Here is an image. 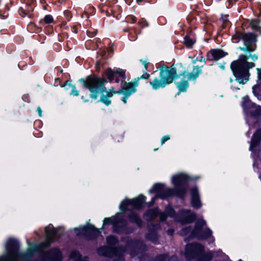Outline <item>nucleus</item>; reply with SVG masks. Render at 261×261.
Segmentation results:
<instances>
[{
    "mask_svg": "<svg viewBox=\"0 0 261 261\" xmlns=\"http://www.w3.org/2000/svg\"><path fill=\"white\" fill-rule=\"evenodd\" d=\"M44 20L45 23H49L53 21V18L51 15H48L44 17Z\"/></svg>",
    "mask_w": 261,
    "mask_h": 261,
    "instance_id": "obj_30",
    "label": "nucleus"
},
{
    "mask_svg": "<svg viewBox=\"0 0 261 261\" xmlns=\"http://www.w3.org/2000/svg\"><path fill=\"white\" fill-rule=\"evenodd\" d=\"M143 0H137V2H141Z\"/></svg>",
    "mask_w": 261,
    "mask_h": 261,
    "instance_id": "obj_45",
    "label": "nucleus"
},
{
    "mask_svg": "<svg viewBox=\"0 0 261 261\" xmlns=\"http://www.w3.org/2000/svg\"><path fill=\"white\" fill-rule=\"evenodd\" d=\"M70 258L74 261H88L86 257L82 258L81 254L77 251H72L70 254Z\"/></svg>",
    "mask_w": 261,
    "mask_h": 261,
    "instance_id": "obj_22",
    "label": "nucleus"
},
{
    "mask_svg": "<svg viewBox=\"0 0 261 261\" xmlns=\"http://www.w3.org/2000/svg\"><path fill=\"white\" fill-rule=\"evenodd\" d=\"M248 97H244L242 107L246 113L251 116L261 115V107H257L255 104L247 100Z\"/></svg>",
    "mask_w": 261,
    "mask_h": 261,
    "instance_id": "obj_12",
    "label": "nucleus"
},
{
    "mask_svg": "<svg viewBox=\"0 0 261 261\" xmlns=\"http://www.w3.org/2000/svg\"><path fill=\"white\" fill-rule=\"evenodd\" d=\"M200 62H205V59H204L202 57L200 58V59L199 60Z\"/></svg>",
    "mask_w": 261,
    "mask_h": 261,
    "instance_id": "obj_39",
    "label": "nucleus"
},
{
    "mask_svg": "<svg viewBox=\"0 0 261 261\" xmlns=\"http://www.w3.org/2000/svg\"><path fill=\"white\" fill-rule=\"evenodd\" d=\"M170 139V136L169 135H166L162 137L161 139V144L163 145L165 142Z\"/></svg>",
    "mask_w": 261,
    "mask_h": 261,
    "instance_id": "obj_31",
    "label": "nucleus"
},
{
    "mask_svg": "<svg viewBox=\"0 0 261 261\" xmlns=\"http://www.w3.org/2000/svg\"><path fill=\"white\" fill-rule=\"evenodd\" d=\"M184 231H185L184 233L186 234H188L189 233V232H190V231L189 230H184Z\"/></svg>",
    "mask_w": 261,
    "mask_h": 261,
    "instance_id": "obj_40",
    "label": "nucleus"
},
{
    "mask_svg": "<svg viewBox=\"0 0 261 261\" xmlns=\"http://www.w3.org/2000/svg\"><path fill=\"white\" fill-rule=\"evenodd\" d=\"M130 220L135 223L139 226H140L142 223V220L140 217H139L136 214L134 213H132L129 216Z\"/></svg>",
    "mask_w": 261,
    "mask_h": 261,
    "instance_id": "obj_23",
    "label": "nucleus"
},
{
    "mask_svg": "<svg viewBox=\"0 0 261 261\" xmlns=\"http://www.w3.org/2000/svg\"><path fill=\"white\" fill-rule=\"evenodd\" d=\"M165 213H161L160 219L162 221L165 220L167 216L171 217H175L176 219L182 224L189 223L193 221L195 218V214L189 210H181L177 216H175L174 211L170 206H167L165 210Z\"/></svg>",
    "mask_w": 261,
    "mask_h": 261,
    "instance_id": "obj_7",
    "label": "nucleus"
},
{
    "mask_svg": "<svg viewBox=\"0 0 261 261\" xmlns=\"http://www.w3.org/2000/svg\"><path fill=\"white\" fill-rule=\"evenodd\" d=\"M205 224L206 222L203 220H198L196 223L195 229L191 231V234L198 239H205L210 237L211 241L214 242V238L211 237L212 231L205 227Z\"/></svg>",
    "mask_w": 261,
    "mask_h": 261,
    "instance_id": "obj_9",
    "label": "nucleus"
},
{
    "mask_svg": "<svg viewBox=\"0 0 261 261\" xmlns=\"http://www.w3.org/2000/svg\"><path fill=\"white\" fill-rule=\"evenodd\" d=\"M73 31L75 33H77V30L75 28H73Z\"/></svg>",
    "mask_w": 261,
    "mask_h": 261,
    "instance_id": "obj_41",
    "label": "nucleus"
},
{
    "mask_svg": "<svg viewBox=\"0 0 261 261\" xmlns=\"http://www.w3.org/2000/svg\"><path fill=\"white\" fill-rule=\"evenodd\" d=\"M106 75L110 81H112L115 77V74H118L120 77H121V82H124L126 79L125 75V71L121 69H117L115 71L112 70L111 69H109L106 71ZM122 82H121V83Z\"/></svg>",
    "mask_w": 261,
    "mask_h": 261,
    "instance_id": "obj_16",
    "label": "nucleus"
},
{
    "mask_svg": "<svg viewBox=\"0 0 261 261\" xmlns=\"http://www.w3.org/2000/svg\"><path fill=\"white\" fill-rule=\"evenodd\" d=\"M63 87H64L66 90H68L69 88H72L70 95L73 96H78L79 95V92L76 90L75 86L71 84L68 81H67Z\"/></svg>",
    "mask_w": 261,
    "mask_h": 261,
    "instance_id": "obj_21",
    "label": "nucleus"
},
{
    "mask_svg": "<svg viewBox=\"0 0 261 261\" xmlns=\"http://www.w3.org/2000/svg\"><path fill=\"white\" fill-rule=\"evenodd\" d=\"M82 99H83L85 102H87L88 101V100L84 99V96H82Z\"/></svg>",
    "mask_w": 261,
    "mask_h": 261,
    "instance_id": "obj_43",
    "label": "nucleus"
},
{
    "mask_svg": "<svg viewBox=\"0 0 261 261\" xmlns=\"http://www.w3.org/2000/svg\"><path fill=\"white\" fill-rule=\"evenodd\" d=\"M62 258L61 252L57 249H51L48 252L44 253L42 256L44 261H61Z\"/></svg>",
    "mask_w": 261,
    "mask_h": 261,
    "instance_id": "obj_14",
    "label": "nucleus"
},
{
    "mask_svg": "<svg viewBox=\"0 0 261 261\" xmlns=\"http://www.w3.org/2000/svg\"><path fill=\"white\" fill-rule=\"evenodd\" d=\"M239 261H242V260L240 259V260H239Z\"/></svg>",
    "mask_w": 261,
    "mask_h": 261,
    "instance_id": "obj_49",
    "label": "nucleus"
},
{
    "mask_svg": "<svg viewBox=\"0 0 261 261\" xmlns=\"http://www.w3.org/2000/svg\"><path fill=\"white\" fill-rule=\"evenodd\" d=\"M145 202V197L140 195L134 199H125L121 202L120 208L122 212H124L128 205H131L134 208H139L142 207Z\"/></svg>",
    "mask_w": 261,
    "mask_h": 261,
    "instance_id": "obj_11",
    "label": "nucleus"
},
{
    "mask_svg": "<svg viewBox=\"0 0 261 261\" xmlns=\"http://www.w3.org/2000/svg\"><path fill=\"white\" fill-rule=\"evenodd\" d=\"M103 225H106L109 223H112L114 225V226H115L118 223L117 218H116V217L105 218L103 220Z\"/></svg>",
    "mask_w": 261,
    "mask_h": 261,
    "instance_id": "obj_25",
    "label": "nucleus"
},
{
    "mask_svg": "<svg viewBox=\"0 0 261 261\" xmlns=\"http://www.w3.org/2000/svg\"><path fill=\"white\" fill-rule=\"evenodd\" d=\"M177 257L175 256H172L169 259V261H176Z\"/></svg>",
    "mask_w": 261,
    "mask_h": 261,
    "instance_id": "obj_35",
    "label": "nucleus"
},
{
    "mask_svg": "<svg viewBox=\"0 0 261 261\" xmlns=\"http://www.w3.org/2000/svg\"><path fill=\"white\" fill-rule=\"evenodd\" d=\"M167 232L169 234L172 235L173 233V229H169Z\"/></svg>",
    "mask_w": 261,
    "mask_h": 261,
    "instance_id": "obj_37",
    "label": "nucleus"
},
{
    "mask_svg": "<svg viewBox=\"0 0 261 261\" xmlns=\"http://www.w3.org/2000/svg\"><path fill=\"white\" fill-rule=\"evenodd\" d=\"M167 258V256L166 255H162L158 256L157 259L159 261H165Z\"/></svg>",
    "mask_w": 261,
    "mask_h": 261,
    "instance_id": "obj_32",
    "label": "nucleus"
},
{
    "mask_svg": "<svg viewBox=\"0 0 261 261\" xmlns=\"http://www.w3.org/2000/svg\"><path fill=\"white\" fill-rule=\"evenodd\" d=\"M261 140V129H257L253 134L250 142L249 149L250 151L256 154V148L259 147V143Z\"/></svg>",
    "mask_w": 261,
    "mask_h": 261,
    "instance_id": "obj_15",
    "label": "nucleus"
},
{
    "mask_svg": "<svg viewBox=\"0 0 261 261\" xmlns=\"http://www.w3.org/2000/svg\"><path fill=\"white\" fill-rule=\"evenodd\" d=\"M150 84L154 90H157L160 88L165 87L168 85V83H165L164 81L162 80L161 79L159 80L158 78L155 77L152 82H150Z\"/></svg>",
    "mask_w": 261,
    "mask_h": 261,
    "instance_id": "obj_19",
    "label": "nucleus"
},
{
    "mask_svg": "<svg viewBox=\"0 0 261 261\" xmlns=\"http://www.w3.org/2000/svg\"><path fill=\"white\" fill-rule=\"evenodd\" d=\"M203 250V246L199 244H189L186 247L185 255L188 259H190L196 254L202 252Z\"/></svg>",
    "mask_w": 261,
    "mask_h": 261,
    "instance_id": "obj_13",
    "label": "nucleus"
},
{
    "mask_svg": "<svg viewBox=\"0 0 261 261\" xmlns=\"http://www.w3.org/2000/svg\"><path fill=\"white\" fill-rule=\"evenodd\" d=\"M158 238V237L156 232L154 231H150L146 235V239L147 240H150L154 243H156Z\"/></svg>",
    "mask_w": 261,
    "mask_h": 261,
    "instance_id": "obj_24",
    "label": "nucleus"
},
{
    "mask_svg": "<svg viewBox=\"0 0 261 261\" xmlns=\"http://www.w3.org/2000/svg\"><path fill=\"white\" fill-rule=\"evenodd\" d=\"M74 231L77 236H85L88 239H94L97 237L100 233L99 229L95 228L93 225L89 224L74 228Z\"/></svg>",
    "mask_w": 261,
    "mask_h": 261,
    "instance_id": "obj_10",
    "label": "nucleus"
},
{
    "mask_svg": "<svg viewBox=\"0 0 261 261\" xmlns=\"http://www.w3.org/2000/svg\"><path fill=\"white\" fill-rule=\"evenodd\" d=\"M19 12L20 15H22V16H24L27 14L28 11L24 10L23 8H21L19 10Z\"/></svg>",
    "mask_w": 261,
    "mask_h": 261,
    "instance_id": "obj_33",
    "label": "nucleus"
},
{
    "mask_svg": "<svg viewBox=\"0 0 261 261\" xmlns=\"http://www.w3.org/2000/svg\"><path fill=\"white\" fill-rule=\"evenodd\" d=\"M191 198L192 205L194 208H198L201 206L199 195L196 187L191 190Z\"/></svg>",
    "mask_w": 261,
    "mask_h": 261,
    "instance_id": "obj_17",
    "label": "nucleus"
},
{
    "mask_svg": "<svg viewBox=\"0 0 261 261\" xmlns=\"http://www.w3.org/2000/svg\"><path fill=\"white\" fill-rule=\"evenodd\" d=\"M118 80H118V79H117L116 80V82H117H117H118Z\"/></svg>",
    "mask_w": 261,
    "mask_h": 261,
    "instance_id": "obj_47",
    "label": "nucleus"
},
{
    "mask_svg": "<svg viewBox=\"0 0 261 261\" xmlns=\"http://www.w3.org/2000/svg\"><path fill=\"white\" fill-rule=\"evenodd\" d=\"M130 18L132 19L133 22H135L136 21V18L135 16H130Z\"/></svg>",
    "mask_w": 261,
    "mask_h": 261,
    "instance_id": "obj_38",
    "label": "nucleus"
},
{
    "mask_svg": "<svg viewBox=\"0 0 261 261\" xmlns=\"http://www.w3.org/2000/svg\"><path fill=\"white\" fill-rule=\"evenodd\" d=\"M142 64L144 65L145 69H146L148 66V63L146 61H142Z\"/></svg>",
    "mask_w": 261,
    "mask_h": 261,
    "instance_id": "obj_36",
    "label": "nucleus"
},
{
    "mask_svg": "<svg viewBox=\"0 0 261 261\" xmlns=\"http://www.w3.org/2000/svg\"><path fill=\"white\" fill-rule=\"evenodd\" d=\"M147 22H144L143 24V27H145V26H147Z\"/></svg>",
    "mask_w": 261,
    "mask_h": 261,
    "instance_id": "obj_42",
    "label": "nucleus"
},
{
    "mask_svg": "<svg viewBox=\"0 0 261 261\" xmlns=\"http://www.w3.org/2000/svg\"><path fill=\"white\" fill-rule=\"evenodd\" d=\"M159 213L157 208L152 209L148 211L144 215V218L147 221H150L154 218Z\"/></svg>",
    "mask_w": 261,
    "mask_h": 261,
    "instance_id": "obj_20",
    "label": "nucleus"
},
{
    "mask_svg": "<svg viewBox=\"0 0 261 261\" xmlns=\"http://www.w3.org/2000/svg\"><path fill=\"white\" fill-rule=\"evenodd\" d=\"M195 62H196V61H193V64H195Z\"/></svg>",
    "mask_w": 261,
    "mask_h": 261,
    "instance_id": "obj_48",
    "label": "nucleus"
},
{
    "mask_svg": "<svg viewBox=\"0 0 261 261\" xmlns=\"http://www.w3.org/2000/svg\"><path fill=\"white\" fill-rule=\"evenodd\" d=\"M197 179L196 177H190L185 173H179L171 177V182L174 186V189H166L165 185L162 184H155L150 189V192H155L157 194L152 198L151 204L158 197L165 199L168 196L174 195L182 197L186 193L187 183L191 180H195Z\"/></svg>",
    "mask_w": 261,
    "mask_h": 261,
    "instance_id": "obj_4",
    "label": "nucleus"
},
{
    "mask_svg": "<svg viewBox=\"0 0 261 261\" xmlns=\"http://www.w3.org/2000/svg\"><path fill=\"white\" fill-rule=\"evenodd\" d=\"M176 67L172 65L170 68L163 67L161 69L160 72V78L164 80L168 85L171 83L174 80H175V83L179 92H186L189 87L188 80H195L201 73L202 70L200 67L196 66H194L193 71L187 73L186 71L182 72L177 73V68H181L182 65L179 63L176 64Z\"/></svg>",
    "mask_w": 261,
    "mask_h": 261,
    "instance_id": "obj_3",
    "label": "nucleus"
},
{
    "mask_svg": "<svg viewBox=\"0 0 261 261\" xmlns=\"http://www.w3.org/2000/svg\"><path fill=\"white\" fill-rule=\"evenodd\" d=\"M195 43V40L190 38L189 36H186L184 38V43L188 47H191Z\"/></svg>",
    "mask_w": 261,
    "mask_h": 261,
    "instance_id": "obj_26",
    "label": "nucleus"
},
{
    "mask_svg": "<svg viewBox=\"0 0 261 261\" xmlns=\"http://www.w3.org/2000/svg\"><path fill=\"white\" fill-rule=\"evenodd\" d=\"M150 75L148 73L143 74L140 78L135 79L133 82L127 83L122 81L121 84V90L116 91L112 89L106 90L104 87L106 80L102 78L95 76H89L85 80L81 79L79 81L83 82L84 86L88 89L91 92L90 97L93 99H96L99 93L101 94L100 101L106 106H109L111 103L110 98L112 97L114 94H122L123 95L122 101L124 103H126L127 98L133 93L136 92V87L139 85V81L140 79H148Z\"/></svg>",
    "mask_w": 261,
    "mask_h": 261,
    "instance_id": "obj_1",
    "label": "nucleus"
},
{
    "mask_svg": "<svg viewBox=\"0 0 261 261\" xmlns=\"http://www.w3.org/2000/svg\"><path fill=\"white\" fill-rule=\"evenodd\" d=\"M220 67H221V68L222 69H224V65L221 66Z\"/></svg>",
    "mask_w": 261,
    "mask_h": 261,
    "instance_id": "obj_44",
    "label": "nucleus"
},
{
    "mask_svg": "<svg viewBox=\"0 0 261 261\" xmlns=\"http://www.w3.org/2000/svg\"><path fill=\"white\" fill-rule=\"evenodd\" d=\"M254 40L255 36L251 33H237L232 37V41L233 43H238L240 40L243 41L244 46L240 47L239 49L246 53L254 50L255 46L252 44Z\"/></svg>",
    "mask_w": 261,
    "mask_h": 261,
    "instance_id": "obj_8",
    "label": "nucleus"
},
{
    "mask_svg": "<svg viewBox=\"0 0 261 261\" xmlns=\"http://www.w3.org/2000/svg\"><path fill=\"white\" fill-rule=\"evenodd\" d=\"M232 82V79L231 78L230 79V82Z\"/></svg>",
    "mask_w": 261,
    "mask_h": 261,
    "instance_id": "obj_46",
    "label": "nucleus"
},
{
    "mask_svg": "<svg viewBox=\"0 0 261 261\" xmlns=\"http://www.w3.org/2000/svg\"><path fill=\"white\" fill-rule=\"evenodd\" d=\"M107 246L99 248L98 253L100 255L114 257V261H124L123 254L128 252L132 256L135 255V252L141 247L143 243L139 241L130 240L128 242L125 249L116 248L114 247L117 242V239L114 236H110L107 239Z\"/></svg>",
    "mask_w": 261,
    "mask_h": 261,
    "instance_id": "obj_5",
    "label": "nucleus"
},
{
    "mask_svg": "<svg viewBox=\"0 0 261 261\" xmlns=\"http://www.w3.org/2000/svg\"><path fill=\"white\" fill-rule=\"evenodd\" d=\"M46 233V241L42 244H33L30 245L25 254L18 252V242L15 239H9L6 244V253L0 257V261H18L22 257H29L37 251H43L44 248L48 247L54 240L58 230L49 225L45 228Z\"/></svg>",
    "mask_w": 261,
    "mask_h": 261,
    "instance_id": "obj_2",
    "label": "nucleus"
},
{
    "mask_svg": "<svg viewBox=\"0 0 261 261\" xmlns=\"http://www.w3.org/2000/svg\"><path fill=\"white\" fill-rule=\"evenodd\" d=\"M37 111L38 112L39 116L41 117L42 116V111L40 107H38L37 108Z\"/></svg>",
    "mask_w": 261,
    "mask_h": 261,
    "instance_id": "obj_34",
    "label": "nucleus"
},
{
    "mask_svg": "<svg viewBox=\"0 0 261 261\" xmlns=\"http://www.w3.org/2000/svg\"><path fill=\"white\" fill-rule=\"evenodd\" d=\"M226 55L224 52L220 49H212L207 53V57L209 60H218Z\"/></svg>",
    "mask_w": 261,
    "mask_h": 261,
    "instance_id": "obj_18",
    "label": "nucleus"
},
{
    "mask_svg": "<svg viewBox=\"0 0 261 261\" xmlns=\"http://www.w3.org/2000/svg\"><path fill=\"white\" fill-rule=\"evenodd\" d=\"M249 57H251L253 61L257 59V56L255 55H249V56L241 55L238 60L233 62L231 64V68L236 80L242 85L248 81L250 75L248 70L255 65L252 62H247Z\"/></svg>",
    "mask_w": 261,
    "mask_h": 261,
    "instance_id": "obj_6",
    "label": "nucleus"
},
{
    "mask_svg": "<svg viewBox=\"0 0 261 261\" xmlns=\"http://www.w3.org/2000/svg\"><path fill=\"white\" fill-rule=\"evenodd\" d=\"M250 25L252 28L256 30L260 31L261 28H260L258 25V23L256 21H252L250 23Z\"/></svg>",
    "mask_w": 261,
    "mask_h": 261,
    "instance_id": "obj_28",
    "label": "nucleus"
},
{
    "mask_svg": "<svg viewBox=\"0 0 261 261\" xmlns=\"http://www.w3.org/2000/svg\"><path fill=\"white\" fill-rule=\"evenodd\" d=\"M261 84V82L260 83H258L257 84L254 85L253 87H252V90H253V93H254V94L255 95V96H257V92L259 90V85Z\"/></svg>",
    "mask_w": 261,
    "mask_h": 261,
    "instance_id": "obj_29",
    "label": "nucleus"
},
{
    "mask_svg": "<svg viewBox=\"0 0 261 261\" xmlns=\"http://www.w3.org/2000/svg\"><path fill=\"white\" fill-rule=\"evenodd\" d=\"M213 256V255L212 252L207 253L201 257L199 259V261H210L212 259Z\"/></svg>",
    "mask_w": 261,
    "mask_h": 261,
    "instance_id": "obj_27",
    "label": "nucleus"
}]
</instances>
